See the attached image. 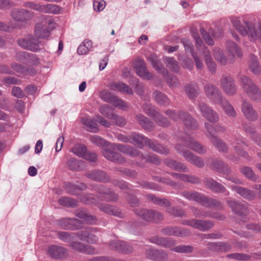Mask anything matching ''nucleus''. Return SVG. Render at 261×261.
I'll return each instance as SVG.
<instances>
[{
    "label": "nucleus",
    "instance_id": "obj_1",
    "mask_svg": "<svg viewBox=\"0 0 261 261\" xmlns=\"http://www.w3.org/2000/svg\"><path fill=\"white\" fill-rule=\"evenodd\" d=\"M231 22L236 29L243 36L251 41H261V23H253L244 20L243 17H233Z\"/></svg>",
    "mask_w": 261,
    "mask_h": 261
},
{
    "label": "nucleus",
    "instance_id": "obj_2",
    "mask_svg": "<svg viewBox=\"0 0 261 261\" xmlns=\"http://www.w3.org/2000/svg\"><path fill=\"white\" fill-rule=\"evenodd\" d=\"M240 83L244 91L252 101H261V91L251 79L246 75H242Z\"/></svg>",
    "mask_w": 261,
    "mask_h": 261
},
{
    "label": "nucleus",
    "instance_id": "obj_3",
    "mask_svg": "<svg viewBox=\"0 0 261 261\" xmlns=\"http://www.w3.org/2000/svg\"><path fill=\"white\" fill-rule=\"evenodd\" d=\"M205 126L209 134L208 138L211 143L216 147L220 151H227V147L225 143L216 137L217 134L224 132L225 128L219 124L216 125L215 127H213L207 123H205Z\"/></svg>",
    "mask_w": 261,
    "mask_h": 261
},
{
    "label": "nucleus",
    "instance_id": "obj_4",
    "mask_svg": "<svg viewBox=\"0 0 261 261\" xmlns=\"http://www.w3.org/2000/svg\"><path fill=\"white\" fill-rule=\"evenodd\" d=\"M129 142L134 144L138 146L139 147H142L144 144L148 145V146L153 150L162 153L166 154L168 153V150L164 148L160 145L155 144L151 142L149 139L144 137L142 135L136 133H132L130 136Z\"/></svg>",
    "mask_w": 261,
    "mask_h": 261
},
{
    "label": "nucleus",
    "instance_id": "obj_5",
    "mask_svg": "<svg viewBox=\"0 0 261 261\" xmlns=\"http://www.w3.org/2000/svg\"><path fill=\"white\" fill-rule=\"evenodd\" d=\"M192 36L195 40V44L197 49L200 51L202 52L205 57V63L207 66L209 70L211 72H214L216 69V65L213 62L211 56L210 55L209 51L207 48L203 45V42L199 37L198 32L191 31Z\"/></svg>",
    "mask_w": 261,
    "mask_h": 261
},
{
    "label": "nucleus",
    "instance_id": "obj_6",
    "mask_svg": "<svg viewBox=\"0 0 261 261\" xmlns=\"http://www.w3.org/2000/svg\"><path fill=\"white\" fill-rule=\"evenodd\" d=\"M166 114L171 119L176 121L181 120L185 125L188 128L194 129L197 126V123L188 114L184 112H180L179 114L175 113L174 111L168 110L165 112Z\"/></svg>",
    "mask_w": 261,
    "mask_h": 261
},
{
    "label": "nucleus",
    "instance_id": "obj_7",
    "mask_svg": "<svg viewBox=\"0 0 261 261\" xmlns=\"http://www.w3.org/2000/svg\"><path fill=\"white\" fill-rule=\"evenodd\" d=\"M177 151L183 156L186 160L189 162L193 164L198 167H202L204 166V162L199 156L195 155L191 152L185 150L184 145L177 144L175 147Z\"/></svg>",
    "mask_w": 261,
    "mask_h": 261
},
{
    "label": "nucleus",
    "instance_id": "obj_8",
    "mask_svg": "<svg viewBox=\"0 0 261 261\" xmlns=\"http://www.w3.org/2000/svg\"><path fill=\"white\" fill-rule=\"evenodd\" d=\"M220 84L222 89L228 95L232 96L237 92V88L233 79L230 75L223 76Z\"/></svg>",
    "mask_w": 261,
    "mask_h": 261
},
{
    "label": "nucleus",
    "instance_id": "obj_9",
    "mask_svg": "<svg viewBox=\"0 0 261 261\" xmlns=\"http://www.w3.org/2000/svg\"><path fill=\"white\" fill-rule=\"evenodd\" d=\"M18 45L23 48L33 51H37L40 48V42L32 35H29L17 41Z\"/></svg>",
    "mask_w": 261,
    "mask_h": 261
},
{
    "label": "nucleus",
    "instance_id": "obj_10",
    "mask_svg": "<svg viewBox=\"0 0 261 261\" xmlns=\"http://www.w3.org/2000/svg\"><path fill=\"white\" fill-rule=\"evenodd\" d=\"M144 111L153 118L154 121L160 125L166 126L169 125L167 119L162 116L154 109V107L148 103L143 106Z\"/></svg>",
    "mask_w": 261,
    "mask_h": 261
},
{
    "label": "nucleus",
    "instance_id": "obj_11",
    "mask_svg": "<svg viewBox=\"0 0 261 261\" xmlns=\"http://www.w3.org/2000/svg\"><path fill=\"white\" fill-rule=\"evenodd\" d=\"M135 212L137 215L146 221H150L152 220H154L155 222H158L163 219V216L161 214L152 210L139 208L136 209Z\"/></svg>",
    "mask_w": 261,
    "mask_h": 261
},
{
    "label": "nucleus",
    "instance_id": "obj_12",
    "mask_svg": "<svg viewBox=\"0 0 261 261\" xmlns=\"http://www.w3.org/2000/svg\"><path fill=\"white\" fill-rule=\"evenodd\" d=\"M24 6L40 12L54 14H58L60 12L59 7L53 4L39 5L32 2H28L25 4Z\"/></svg>",
    "mask_w": 261,
    "mask_h": 261
},
{
    "label": "nucleus",
    "instance_id": "obj_13",
    "mask_svg": "<svg viewBox=\"0 0 261 261\" xmlns=\"http://www.w3.org/2000/svg\"><path fill=\"white\" fill-rule=\"evenodd\" d=\"M206 96L214 103L218 104L222 101L223 97L217 87L213 84H207L204 87Z\"/></svg>",
    "mask_w": 261,
    "mask_h": 261
},
{
    "label": "nucleus",
    "instance_id": "obj_14",
    "mask_svg": "<svg viewBox=\"0 0 261 261\" xmlns=\"http://www.w3.org/2000/svg\"><path fill=\"white\" fill-rule=\"evenodd\" d=\"M98 230L95 227H90L79 232L78 236L80 239L88 243L94 244L97 242L98 237L95 233Z\"/></svg>",
    "mask_w": 261,
    "mask_h": 261
},
{
    "label": "nucleus",
    "instance_id": "obj_15",
    "mask_svg": "<svg viewBox=\"0 0 261 261\" xmlns=\"http://www.w3.org/2000/svg\"><path fill=\"white\" fill-rule=\"evenodd\" d=\"M11 16L13 19L23 22L31 19L34 15L31 12L21 9L13 10L11 13Z\"/></svg>",
    "mask_w": 261,
    "mask_h": 261
},
{
    "label": "nucleus",
    "instance_id": "obj_16",
    "mask_svg": "<svg viewBox=\"0 0 261 261\" xmlns=\"http://www.w3.org/2000/svg\"><path fill=\"white\" fill-rule=\"evenodd\" d=\"M198 108L202 116L207 120L213 122L218 120L219 117L217 113L206 105L201 103L199 105Z\"/></svg>",
    "mask_w": 261,
    "mask_h": 261
},
{
    "label": "nucleus",
    "instance_id": "obj_17",
    "mask_svg": "<svg viewBox=\"0 0 261 261\" xmlns=\"http://www.w3.org/2000/svg\"><path fill=\"white\" fill-rule=\"evenodd\" d=\"M55 28V23L50 21L48 22V26H42L41 24H38L35 30V34L36 37L39 38H45L49 36L50 32Z\"/></svg>",
    "mask_w": 261,
    "mask_h": 261
},
{
    "label": "nucleus",
    "instance_id": "obj_18",
    "mask_svg": "<svg viewBox=\"0 0 261 261\" xmlns=\"http://www.w3.org/2000/svg\"><path fill=\"white\" fill-rule=\"evenodd\" d=\"M58 224L66 229H77L82 226L81 222L76 219L64 218L59 220Z\"/></svg>",
    "mask_w": 261,
    "mask_h": 261
},
{
    "label": "nucleus",
    "instance_id": "obj_19",
    "mask_svg": "<svg viewBox=\"0 0 261 261\" xmlns=\"http://www.w3.org/2000/svg\"><path fill=\"white\" fill-rule=\"evenodd\" d=\"M185 224L201 231H205L212 228L214 224L210 221L191 219L185 221Z\"/></svg>",
    "mask_w": 261,
    "mask_h": 261
},
{
    "label": "nucleus",
    "instance_id": "obj_20",
    "mask_svg": "<svg viewBox=\"0 0 261 261\" xmlns=\"http://www.w3.org/2000/svg\"><path fill=\"white\" fill-rule=\"evenodd\" d=\"M241 109L244 116L249 120L254 121L257 119V113L249 102L244 101Z\"/></svg>",
    "mask_w": 261,
    "mask_h": 261
},
{
    "label": "nucleus",
    "instance_id": "obj_21",
    "mask_svg": "<svg viewBox=\"0 0 261 261\" xmlns=\"http://www.w3.org/2000/svg\"><path fill=\"white\" fill-rule=\"evenodd\" d=\"M146 255L153 261H165L167 258V254L163 250L149 249L146 251Z\"/></svg>",
    "mask_w": 261,
    "mask_h": 261
},
{
    "label": "nucleus",
    "instance_id": "obj_22",
    "mask_svg": "<svg viewBox=\"0 0 261 261\" xmlns=\"http://www.w3.org/2000/svg\"><path fill=\"white\" fill-rule=\"evenodd\" d=\"M109 245L111 249L125 253L133 251L132 247L128 243L119 240L112 241L109 243Z\"/></svg>",
    "mask_w": 261,
    "mask_h": 261
},
{
    "label": "nucleus",
    "instance_id": "obj_23",
    "mask_svg": "<svg viewBox=\"0 0 261 261\" xmlns=\"http://www.w3.org/2000/svg\"><path fill=\"white\" fill-rule=\"evenodd\" d=\"M109 87L112 90L126 93L128 95L133 94V90L127 85L121 82H112L110 84Z\"/></svg>",
    "mask_w": 261,
    "mask_h": 261
},
{
    "label": "nucleus",
    "instance_id": "obj_24",
    "mask_svg": "<svg viewBox=\"0 0 261 261\" xmlns=\"http://www.w3.org/2000/svg\"><path fill=\"white\" fill-rule=\"evenodd\" d=\"M182 195L190 200H194L202 204H205L208 202L206 197L196 192H185L182 193Z\"/></svg>",
    "mask_w": 261,
    "mask_h": 261
},
{
    "label": "nucleus",
    "instance_id": "obj_25",
    "mask_svg": "<svg viewBox=\"0 0 261 261\" xmlns=\"http://www.w3.org/2000/svg\"><path fill=\"white\" fill-rule=\"evenodd\" d=\"M102 154L106 159L115 163L122 164L125 162V159L121 154L114 153L107 148L103 149Z\"/></svg>",
    "mask_w": 261,
    "mask_h": 261
},
{
    "label": "nucleus",
    "instance_id": "obj_26",
    "mask_svg": "<svg viewBox=\"0 0 261 261\" xmlns=\"http://www.w3.org/2000/svg\"><path fill=\"white\" fill-rule=\"evenodd\" d=\"M231 188L233 191L236 192L244 198L252 200L254 199L256 196L255 193L253 191L243 187L232 186Z\"/></svg>",
    "mask_w": 261,
    "mask_h": 261
},
{
    "label": "nucleus",
    "instance_id": "obj_27",
    "mask_svg": "<svg viewBox=\"0 0 261 261\" xmlns=\"http://www.w3.org/2000/svg\"><path fill=\"white\" fill-rule=\"evenodd\" d=\"M184 143L191 149L198 153H203L206 152V149L204 146L191 138L185 140Z\"/></svg>",
    "mask_w": 261,
    "mask_h": 261
},
{
    "label": "nucleus",
    "instance_id": "obj_28",
    "mask_svg": "<svg viewBox=\"0 0 261 261\" xmlns=\"http://www.w3.org/2000/svg\"><path fill=\"white\" fill-rule=\"evenodd\" d=\"M87 176L94 180L99 181H108L109 180V176L105 172L102 171H93L88 172Z\"/></svg>",
    "mask_w": 261,
    "mask_h": 261
},
{
    "label": "nucleus",
    "instance_id": "obj_29",
    "mask_svg": "<svg viewBox=\"0 0 261 261\" xmlns=\"http://www.w3.org/2000/svg\"><path fill=\"white\" fill-rule=\"evenodd\" d=\"M83 124L87 127L88 129L92 133H96L98 131V124L92 119L85 116L81 118Z\"/></svg>",
    "mask_w": 261,
    "mask_h": 261
},
{
    "label": "nucleus",
    "instance_id": "obj_30",
    "mask_svg": "<svg viewBox=\"0 0 261 261\" xmlns=\"http://www.w3.org/2000/svg\"><path fill=\"white\" fill-rule=\"evenodd\" d=\"M227 202L229 206L236 213L239 215H245L247 213V208L244 205L240 204L231 200H227Z\"/></svg>",
    "mask_w": 261,
    "mask_h": 261
},
{
    "label": "nucleus",
    "instance_id": "obj_31",
    "mask_svg": "<svg viewBox=\"0 0 261 261\" xmlns=\"http://www.w3.org/2000/svg\"><path fill=\"white\" fill-rule=\"evenodd\" d=\"M204 183L206 187L213 191L220 193H223L225 191V188L222 185L212 179H206Z\"/></svg>",
    "mask_w": 261,
    "mask_h": 261
},
{
    "label": "nucleus",
    "instance_id": "obj_32",
    "mask_svg": "<svg viewBox=\"0 0 261 261\" xmlns=\"http://www.w3.org/2000/svg\"><path fill=\"white\" fill-rule=\"evenodd\" d=\"M114 146L119 151L129 156H136L139 155L138 151L132 147L121 144H115Z\"/></svg>",
    "mask_w": 261,
    "mask_h": 261
},
{
    "label": "nucleus",
    "instance_id": "obj_33",
    "mask_svg": "<svg viewBox=\"0 0 261 261\" xmlns=\"http://www.w3.org/2000/svg\"><path fill=\"white\" fill-rule=\"evenodd\" d=\"M150 242L156 244L158 245L162 246L164 247L169 248L173 246L175 244L174 241L171 239H167L164 238L155 237L150 239Z\"/></svg>",
    "mask_w": 261,
    "mask_h": 261
},
{
    "label": "nucleus",
    "instance_id": "obj_34",
    "mask_svg": "<svg viewBox=\"0 0 261 261\" xmlns=\"http://www.w3.org/2000/svg\"><path fill=\"white\" fill-rule=\"evenodd\" d=\"M48 251L53 257L61 258L65 254L66 249L61 246L54 245L49 248Z\"/></svg>",
    "mask_w": 261,
    "mask_h": 261
},
{
    "label": "nucleus",
    "instance_id": "obj_35",
    "mask_svg": "<svg viewBox=\"0 0 261 261\" xmlns=\"http://www.w3.org/2000/svg\"><path fill=\"white\" fill-rule=\"evenodd\" d=\"M98 189V192L103 195L102 197L105 200L115 201L117 199V195L112 192L110 189H107L103 186H100Z\"/></svg>",
    "mask_w": 261,
    "mask_h": 261
},
{
    "label": "nucleus",
    "instance_id": "obj_36",
    "mask_svg": "<svg viewBox=\"0 0 261 261\" xmlns=\"http://www.w3.org/2000/svg\"><path fill=\"white\" fill-rule=\"evenodd\" d=\"M226 47L228 51L232 57H241L242 51L240 48L234 42L228 41L226 43Z\"/></svg>",
    "mask_w": 261,
    "mask_h": 261
},
{
    "label": "nucleus",
    "instance_id": "obj_37",
    "mask_svg": "<svg viewBox=\"0 0 261 261\" xmlns=\"http://www.w3.org/2000/svg\"><path fill=\"white\" fill-rule=\"evenodd\" d=\"M218 104L221 105L226 115L231 117L236 116V113L233 107L226 99L223 98L222 101Z\"/></svg>",
    "mask_w": 261,
    "mask_h": 261
},
{
    "label": "nucleus",
    "instance_id": "obj_38",
    "mask_svg": "<svg viewBox=\"0 0 261 261\" xmlns=\"http://www.w3.org/2000/svg\"><path fill=\"white\" fill-rule=\"evenodd\" d=\"M137 74L138 76L147 80H150L152 78V74L149 73L143 62H140V65L136 68Z\"/></svg>",
    "mask_w": 261,
    "mask_h": 261
},
{
    "label": "nucleus",
    "instance_id": "obj_39",
    "mask_svg": "<svg viewBox=\"0 0 261 261\" xmlns=\"http://www.w3.org/2000/svg\"><path fill=\"white\" fill-rule=\"evenodd\" d=\"M76 216L81 218L84 222L88 224H94L97 221L96 217L92 215H88L83 211H77Z\"/></svg>",
    "mask_w": 261,
    "mask_h": 261
},
{
    "label": "nucleus",
    "instance_id": "obj_40",
    "mask_svg": "<svg viewBox=\"0 0 261 261\" xmlns=\"http://www.w3.org/2000/svg\"><path fill=\"white\" fill-rule=\"evenodd\" d=\"M162 232L166 235L174 236H184L189 234V232L182 231L178 228L166 227L162 229Z\"/></svg>",
    "mask_w": 261,
    "mask_h": 261
},
{
    "label": "nucleus",
    "instance_id": "obj_41",
    "mask_svg": "<svg viewBox=\"0 0 261 261\" xmlns=\"http://www.w3.org/2000/svg\"><path fill=\"white\" fill-rule=\"evenodd\" d=\"M166 164L169 167L179 171L187 172L188 168L184 164L176 161L168 160L166 161Z\"/></svg>",
    "mask_w": 261,
    "mask_h": 261
},
{
    "label": "nucleus",
    "instance_id": "obj_42",
    "mask_svg": "<svg viewBox=\"0 0 261 261\" xmlns=\"http://www.w3.org/2000/svg\"><path fill=\"white\" fill-rule=\"evenodd\" d=\"M92 47V42L90 40H85L77 49V53L79 55H83L88 54Z\"/></svg>",
    "mask_w": 261,
    "mask_h": 261
},
{
    "label": "nucleus",
    "instance_id": "obj_43",
    "mask_svg": "<svg viewBox=\"0 0 261 261\" xmlns=\"http://www.w3.org/2000/svg\"><path fill=\"white\" fill-rule=\"evenodd\" d=\"M172 175L174 177L185 181H188L194 184L199 182V179L195 176H191L186 174H178L175 173H172Z\"/></svg>",
    "mask_w": 261,
    "mask_h": 261
},
{
    "label": "nucleus",
    "instance_id": "obj_44",
    "mask_svg": "<svg viewBox=\"0 0 261 261\" xmlns=\"http://www.w3.org/2000/svg\"><path fill=\"white\" fill-rule=\"evenodd\" d=\"M136 118L140 124L144 128L149 129L153 127V123L143 115L139 114L137 115Z\"/></svg>",
    "mask_w": 261,
    "mask_h": 261
},
{
    "label": "nucleus",
    "instance_id": "obj_45",
    "mask_svg": "<svg viewBox=\"0 0 261 261\" xmlns=\"http://www.w3.org/2000/svg\"><path fill=\"white\" fill-rule=\"evenodd\" d=\"M153 95L156 101L162 105H168L169 104V100L162 93L155 91L153 93Z\"/></svg>",
    "mask_w": 261,
    "mask_h": 261
},
{
    "label": "nucleus",
    "instance_id": "obj_46",
    "mask_svg": "<svg viewBox=\"0 0 261 261\" xmlns=\"http://www.w3.org/2000/svg\"><path fill=\"white\" fill-rule=\"evenodd\" d=\"M210 247L214 250L219 251H226L230 248V245L223 242L211 243L210 244Z\"/></svg>",
    "mask_w": 261,
    "mask_h": 261
},
{
    "label": "nucleus",
    "instance_id": "obj_47",
    "mask_svg": "<svg viewBox=\"0 0 261 261\" xmlns=\"http://www.w3.org/2000/svg\"><path fill=\"white\" fill-rule=\"evenodd\" d=\"M87 150L86 147L82 144H75L71 149V151L75 155L83 158L84 154Z\"/></svg>",
    "mask_w": 261,
    "mask_h": 261
},
{
    "label": "nucleus",
    "instance_id": "obj_48",
    "mask_svg": "<svg viewBox=\"0 0 261 261\" xmlns=\"http://www.w3.org/2000/svg\"><path fill=\"white\" fill-rule=\"evenodd\" d=\"M250 69L255 74H258L261 72V67L256 57H253L252 58L250 65Z\"/></svg>",
    "mask_w": 261,
    "mask_h": 261
},
{
    "label": "nucleus",
    "instance_id": "obj_49",
    "mask_svg": "<svg viewBox=\"0 0 261 261\" xmlns=\"http://www.w3.org/2000/svg\"><path fill=\"white\" fill-rule=\"evenodd\" d=\"M99 208L100 210L108 214H111L115 216H118L119 214L118 210L116 207L109 204L101 205L99 206Z\"/></svg>",
    "mask_w": 261,
    "mask_h": 261
},
{
    "label": "nucleus",
    "instance_id": "obj_50",
    "mask_svg": "<svg viewBox=\"0 0 261 261\" xmlns=\"http://www.w3.org/2000/svg\"><path fill=\"white\" fill-rule=\"evenodd\" d=\"M164 62L167 66L170 68L174 72H177L179 70V66L177 64V62L173 58L170 57L165 58Z\"/></svg>",
    "mask_w": 261,
    "mask_h": 261
},
{
    "label": "nucleus",
    "instance_id": "obj_51",
    "mask_svg": "<svg viewBox=\"0 0 261 261\" xmlns=\"http://www.w3.org/2000/svg\"><path fill=\"white\" fill-rule=\"evenodd\" d=\"M198 87L195 85H190L186 87V92L190 98H194L197 96Z\"/></svg>",
    "mask_w": 261,
    "mask_h": 261
},
{
    "label": "nucleus",
    "instance_id": "obj_52",
    "mask_svg": "<svg viewBox=\"0 0 261 261\" xmlns=\"http://www.w3.org/2000/svg\"><path fill=\"white\" fill-rule=\"evenodd\" d=\"M214 57L216 60L221 64L225 65L227 63V59L223 55V51L220 49L215 50Z\"/></svg>",
    "mask_w": 261,
    "mask_h": 261
},
{
    "label": "nucleus",
    "instance_id": "obj_53",
    "mask_svg": "<svg viewBox=\"0 0 261 261\" xmlns=\"http://www.w3.org/2000/svg\"><path fill=\"white\" fill-rule=\"evenodd\" d=\"M112 111L113 109L112 107L107 105L101 106L99 108L100 113L109 119L112 118L111 116L113 114H114V113H112Z\"/></svg>",
    "mask_w": 261,
    "mask_h": 261
},
{
    "label": "nucleus",
    "instance_id": "obj_54",
    "mask_svg": "<svg viewBox=\"0 0 261 261\" xmlns=\"http://www.w3.org/2000/svg\"><path fill=\"white\" fill-rule=\"evenodd\" d=\"M115 107L118 108L120 109L124 110L127 108L126 103L122 100L118 98L115 96L114 99L112 100L111 103Z\"/></svg>",
    "mask_w": 261,
    "mask_h": 261
},
{
    "label": "nucleus",
    "instance_id": "obj_55",
    "mask_svg": "<svg viewBox=\"0 0 261 261\" xmlns=\"http://www.w3.org/2000/svg\"><path fill=\"white\" fill-rule=\"evenodd\" d=\"M30 54L25 51L18 52L15 56L16 60L19 62L27 63Z\"/></svg>",
    "mask_w": 261,
    "mask_h": 261
},
{
    "label": "nucleus",
    "instance_id": "obj_56",
    "mask_svg": "<svg viewBox=\"0 0 261 261\" xmlns=\"http://www.w3.org/2000/svg\"><path fill=\"white\" fill-rule=\"evenodd\" d=\"M148 197L151 199L154 203H157L161 205L168 206L169 205L170 202L168 200L165 199H159L152 195H148Z\"/></svg>",
    "mask_w": 261,
    "mask_h": 261
},
{
    "label": "nucleus",
    "instance_id": "obj_57",
    "mask_svg": "<svg viewBox=\"0 0 261 261\" xmlns=\"http://www.w3.org/2000/svg\"><path fill=\"white\" fill-rule=\"evenodd\" d=\"M242 172L247 177L252 180H255L257 178V176L253 173V170L249 167H244L243 168Z\"/></svg>",
    "mask_w": 261,
    "mask_h": 261
},
{
    "label": "nucleus",
    "instance_id": "obj_58",
    "mask_svg": "<svg viewBox=\"0 0 261 261\" xmlns=\"http://www.w3.org/2000/svg\"><path fill=\"white\" fill-rule=\"evenodd\" d=\"M101 98L107 102L111 103L115 96L112 95L109 92L103 90L100 94Z\"/></svg>",
    "mask_w": 261,
    "mask_h": 261
},
{
    "label": "nucleus",
    "instance_id": "obj_59",
    "mask_svg": "<svg viewBox=\"0 0 261 261\" xmlns=\"http://www.w3.org/2000/svg\"><path fill=\"white\" fill-rule=\"evenodd\" d=\"M166 80L168 85L171 88H175L179 84L178 80L172 75H168Z\"/></svg>",
    "mask_w": 261,
    "mask_h": 261
},
{
    "label": "nucleus",
    "instance_id": "obj_60",
    "mask_svg": "<svg viewBox=\"0 0 261 261\" xmlns=\"http://www.w3.org/2000/svg\"><path fill=\"white\" fill-rule=\"evenodd\" d=\"M142 156L145 159L147 162H149L155 164H159L160 163V159L154 154L148 153L145 155H142Z\"/></svg>",
    "mask_w": 261,
    "mask_h": 261
},
{
    "label": "nucleus",
    "instance_id": "obj_61",
    "mask_svg": "<svg viewBox=\"0 0 261 261\" xmlns=\"http://www.w3.org/2000/svg\"><path fill=\"white\" fill-rule=\"evenodd\" d=\"M90 140L93 144L97 146H105L107 144V142L101 137L98 136L94 135L91 136Z\"/></svg>",
    "mask_w": 261,
    "mask_h": 261
},
{
    "label": "nucleus",
    "instance_id": "obj_62",
    "mask_svg": "<svg viewBox=\"0 0 261 261\" xmlns=\"http://www.w3.org/2000/svg\"><path fill=\"white\" fill-rule=\"evenodd\" d=\"M173 251L177 252H191L192 251V247L190 246H178L171 249Z\"/></svg>",
    "mask_w": 261,
    "mask_h": 261
},
{
    "label": "nucleus",
    "instance_id": "obj_63",
    "mask_svg": "<svg viewBox=\"0 0 261 261\" xmlns=\"http://www.w3.org/2000/svg\"><path fill=\"white\" fill-rule=\"evenodd\" d=\"M106 7V2L103 0L95 1L93 2V8L96 11H102Z\"/></svg>",
    "mask_w": 261,
    "mask_h": 261
},
{
    "label": "nucleus",
    "instance_id": "obj_64",
    "mask_svg": "<svg viewBox=\"0 0 261 261\" xmlns=\"http://www.w3.org/2000/svg\"><path fill=\"white\" fill-rule=\"evenodd\" d=\"M111 117V119L113 120L114 122L118 125L122 126L126 124L125 119L121 116L114 114L112 115Z\"/></svg>",
    "mask_w": 261,
    "mask_h": 261
}]
</instances>
